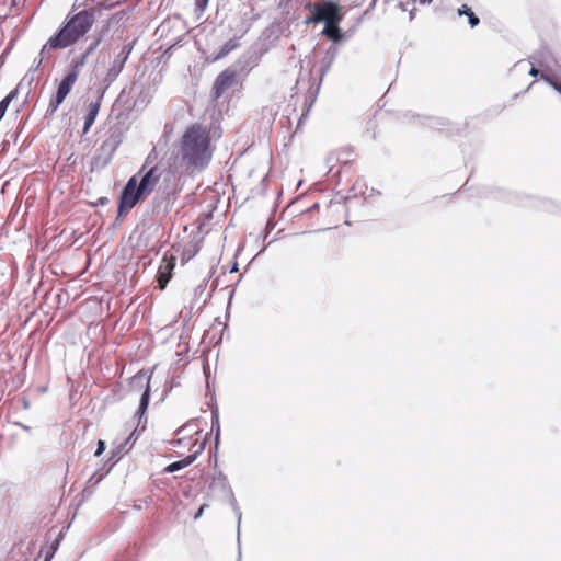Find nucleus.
Here are the masks:
<instances>
[{"instance_id":"10","label":"nucleus","mask_w":561,"mask_h":561,"mask_svg":"<svg viewBox=\"0 0 561 561\" xmlns=\"http://www.w3.org/2000/svg\"><path fill=\"white\" fill-rule=\"evenodd\" d=\"M104 91H105V89L99 94L98 99L94 102H90L87 107L83 134L88 133V130L91 128V126L93 125V123L98 116V113H99L100 106H101V100L103 98Z\"/></svg>"},{"instance_id":"36","label":"nucleus","mask_w":561,"mask_h":561,"mask_svg":"<svg viewBox=\"0 0 561 561\" xmlns=\"http://www.w3.org/2000/svg\"><path fill=\"white\" fill-rule=\"evenodd\" d=\"M399 5H400V8H401L403 11H407V10H408V9H407V7H405V4H404L403 2H400V3H399Z\"/></svg>"},{"instance_id":"30","label":"nucleus","mask_w":561,"mask_h":561,"mask_svg":"<svg viewBox=\"0 0 561 561\" xmlns=\"http://www.w3.org/2000/svg\"><path fill=\"white\" fill-rule=\"evenodd\" d=\"M207 505L206 504H203L198 510L197 512L195 513L194 515V519H198L202 515H203V512L205 510Z\"/></svg>"},{"instance_id":"27","label":"nucleus","mask_w":561,"mask_h":561,"mask_svg":"<svg viewBox=\"0 0 561 561\" xmlns=\"http://www.w3.org/2000/svg\"><path fill=\"white\" fill-rule=\"evenodd\" d=\"M310 12H311V14L305 19L304 23L307 24V25L318 24L319 20L317 19L316 11H310Z\"/></svg>"},{"instance_id":"32","label":"nucleus","mask_w":561,"mask_h":561,"mask_svg":"<svg viewBox=\"0 0 561 561\" xmlns=\"http://www.w3.org/2000/svg\"><path fill=\"white\" fill-rule=\"evenodd\" d=\"M135 431L129 435L128 438H126V440L124 443H122L123 445H127L129 442H133V435H134Z\"/></svg>"},{"instance_id":"15","label":"nucleus","mask_w":561,"mask_h":561,"mask_svg":"<svg viewBox=\"0 0 561 561\" xmlns=\"http://www.w3.org/2000/svg\"><path fill=\"white\" fill-rule=\"evenodd\" d=\"M211 490H219L224 495H231V489L225 476L219 474L213 479L209 486Z\"/></svg>"},{"instance_id":"33","label":"nucleus","mask_w":561,"mask_h":561,"mask_svg":"<svg viewBox=\"0 0 561 561\" xmlns=\"http://www.w3.org/2000/svg\"><path fill=\"white\" fill-rule=\"evenodd\" d=\"M414 11H415V8H413L412 10H410V21H412L414 19Z\"/></svg>"},{"instance_id":"1","label":"nucleus","mask_w":561,"mask_h":561,"mask_svg":"<svg viewBox=\"0 0 561 561\" xmlns=\"http://www.w3.org/2000/svg\"><path fill=\"white\" fill-rule=\"evenodd\" d=\"M113 3L101 2L98 7H91L78 12L71 10L60 24L59 28L53 34L42 47L39 55L42 58L54 49H66L76 45L92 28L95 22V15L102 10L112 9Z\"/></svg>"},{"instance_id":"25","label":"nucleus","mask_w":561,"mask_h":561,"mask_svg":"<svg viewBox=\"0 0 561 561\" xmlns=\"http://www.w3.org/2000/svg\"><path fill=\"white\" fill-rule=\"evenodd\" d=\"M211 431H215V442L218 444L220 426L217 411L213 412Z\"/></svg>"},{"instance_id":"6","label":"nucleus","mask_w":561,"mask_h":561,"mask_svg":"<svg viewBox=\"0 0 561 561\" xmlns=\"http://www.w3.org/2000/svg\"><path fill=\"white\" fill-rule=\"evenodd\" d=\"M238 72L231 68H227L221 71L213 85L211 94L214 100H218L224 96L229 90L234 89L238 85Z\"/></svg>"},{"instance_id":"17","label":"nucleus","mask_w":561,"mask_h":561,"mask_svg":"<svg viewBox=\"0 0 561 561\" xmlns=\"http://www.w3.org/2000/svg\"><path fill=\"white\" fill-rule=\"evenodd\" d=\"M239 46V42L237 38H231L227 41L219 49L217 55L213 58V61H217L224 57H226L229 53L236 49Z\"/></svg>"},{"instance_id":"22","label":"nucleus","mask_w":561,"mask_h":561,"mask_svg":"<svg viewBox=\"0 0 561 561\" xmlns=\"http://www.w3.org/2000/svg\"><path fill=\"white\" fill-rule=\"evenodd\" d=\"M89 55L84 51V54L77 60H73L71 64V69L69 72H76V76L79 77V73L84 66Z\"/></svg>"},{"instance_id":"19","label":"nucleus","mask_w":561,"mask_h":561,"mask_svg":"<svg viewBox=\"0 0 561 561\" xmlns=\"http://www.w3.org/2000/svg\"><path fill=\"white\" fill-rule=\"evenodd\" d=\"M458 14L459 15H467V19H468V22L470 24L471 27H474L479 24L480 20L479 18L472 12V10L466 5V4H462L459 9H458Z\"/></svg>"},{"instance_id":"5","label":"nucleus","mask_w":561,"mask_h":561,"mask_svg":"<svg viewBox=\"0 0 561 561\" xmlns=\"http://www.w3.org/2000/svg\"><path fill=\"white\" fill-rule=\"evenodd\" d=\"M134 49V42L124 45L121 50L115 55L113 61L111 62L110 68L106 71V75L103 79L105 83V90L117 79L119 73L122 72L124 65L129 58Z\"/></svg>"},{"instance_id":"26","label":"nucleus","mask_w":561,"mask_h":561,"mask_svg":"<svg viewBox=\"0 0 561 561\" xmlns=\"http://www.w3.org/2000/svg\"><path fill=\"white\" fill-rule=\"evenodd\" d=\"M125 445L119 444L115 449L112 450V459H119L121 456L125 453Z\"/></svg>"},{"instance_id":"34","label":"nucleus","mask_w":561,"mask_h":561,"mask_svg":"<svg viewBox=\"0 0 561 561\" xmlns=\"http://www.w3.org/2000/svg\"><path fill=\"white\" fill-rule=\"evenodd\" d=\"M234 511H236V513H237V515H238V520L240 522V519H241V513H240L239 508H238L236 505H234Z\"/></svg>"},{"instance_id":"20","label":"nucleus","mask_w":561,"mask_h":561,"mask_svg":"<svg viewBox=\"0 0 561 561\" xmlns=\"http://www.w3.org/2000/svg\"><path fill=\"white\" fill-rule=\"evenodd\" d=\"M18 96V89L12 90L4 99L0 101V121L4 116L10 103Z\"/></svg>"},{"instance_id":"31","label":"nucleus","mask_w":561,"mask_h":561,"mask_svg":"<svg viewBox=\"0 0 561 561\" xmlns=\"http://www.w3.org/2000/svg\"><path fill=\"white\" fill-rule=\"evenodd\" d=\"M334 54H335V53L333 51V54L331 55V57H330V59H329V61H328V64H327L325 68L322 70V76H323V75H324V72L328 70V68L330 67V64H331V62H332V60L334 59Z\"/></svg>"},{"instance_id":"11","label":"nucleus","mask_w":561,"mask_h":561,"mask_svg":"<svg viewBox=\"0 0 561 561\" xmlns=\"http://www.w3.org/2000/svg\"><path fill=\"white\" fill-rule=\"evenodd\" d=\"M134 380L138 381V382L146 381V389L141 394L138 411H137V414L139 415V423H140L141 419L144 417V415L148 409V404H149V400H150V387H149L150 377H146L145 375H138L135 377Z\"/></svg>"},{"instance_id":"21","label":"nucleus","mask_w":561,"mask_h":561,"mask_svg":"<svg viewBox=\"0 0 561 561\" xmlns=\"http://www.w3.org/2000/svg\"><path fill=\"white\" fill-rule=\"evenodd\" d=\"M18 96V89L12 90L4 99L0 101V121L4 116L10 103Z\"/></svg>"},{"instance_id":"12","label":"nucleus","mask_w":561,"mask_h":561,"mask_svg":"<svg viewBox=\"0 0 561 561\" xmlns=\"http://www.w3.org/2000/svg\"><path fill=\"white\" fill-rule=\"evenodd\" d=\"M174 268L173 262H164L161 264L157 272V282L160 289H164L167 284L172 277V270Z\"/></svg>"},{"instance_id":"8","label":"nucleus","mask_w":561,"mask_h":561,"mask_svg":"<svg viewBox=\"0 0 561 561\" xmlns=\"http://www.w3.org/2000/svg\"><path fill=\"white\" fill-rule=\"evenodd\" d=\"M551 59V54L547 48H542L538 51H536L530 57V64L531 68L529 70V75L533 77H537L539 73L543 70H550L549 69V61Z\"/></svg>"},{"instance_id":"14","label":"nucleus","mask_w":561,"mask_h":561,"mask_svg":"<svg viewBox=\"0 0 561 561\" xmlns=\"http://www.w3.org/2000/svg\"><path fill=\"white\" fill-rule=\"evenodd\" d=\"M541 79L545 80L553 90L561 94V75L552 72L551 70H543Z\"/></svg>"},{"instance_id":"2","label":"nucleus","mask_w":561,"mask_h":561,"mask_svg":"<svg viewBox=\"0 0 561 561\" xmlns=\"http://www.w3.org/2000/svg\"><path fill=\"white\" fill-rule=\"evenodd\" d=\"M209 130L201 124H193L183 134L179 159L187 170L204 169L213 157Z\"/></svg>"},{"instance_id":"29","label":"nucleus","mask_w":561,"mask_h":561,"mask_svg":"<svg viewBox=\"0 0 561 561\" xmlns=\"http://www.w3.org/2000/svg\"><path fill=\"white\" fill-rule=\"evenodd\" d=\"M104 449H105V443L103 440H99L98 448L94 453V456H96V457L100 456L104 451Z\"/></svg>"},{"instance_id":"16","label":"nucleus","mask_w":561,"mask_h":561,"mask_svg":"<svg viewBox=\"0 0 561 561\" xmlns=\"http://www.w3.org/2000/svg\"><path fill=\"white\" fill-rule=\"evenodd\" d=\"M322 35L327 36L334 43L340 42L342 39V34H341V28L339 27V23H332L329 25H324Z\"/></svg>"},{"instance_id":"3","label":"nucleus","mask_w":561,"mask_h":561,"mask_svg":"<svg viewBox=\"0 0 561 561\" xmlns=\"http://www.w3.org/2000/svg\"><path fill=\"white\" fill-rule=\"evenodd\" d=\"M141 175L138 183L137 175H133L126 183L118 204V214L123 215L136 206V204L150 195L161 178V171L158 167H151L146 170V165L138 172Z\"/></svg>"},{"instance_id":"35","label":"nucleus","mask_w":561,"mask_h":561,"mask_svg":"<svg viewBox=\"0 0 561 561\" xmlns=\"http://www.w3.org/2000/svg\"><path fill=\"white\" fill-rule=\"evenodd\" d=\"M412 1L415 2L416 0H412ZM433 0H419V2L422 3V4L430 3Z\"/></svg>"},{"instance_id":"7","label":"nucleus","mask_w":561,"mask_h":561,"mask_svg":"<svg viewBox=\"0 0 561 561\" xmlns=\"http://www.w3.org/2000/svg\"><path fill=\"white\" fill-rule=\"evenodd\" d=\"M77 80L78 77L76 76V72L67 73L59 83L55 96L50 100L47 106L46 116L53 115L57 111L58 106L65 101Z\"/></svg>"},{"instance_id":"4","label":"nucleus","mask_w":561,"mask_h":561,"mask_svg":"<svg viewBox=\"0 0 561 561\" xmlns=\"http://www.w3.org/2000/svg\"><path fill=\"white\" fill-rule=\"evenodd\" d=\"M307 9L310 11H316L319 23H324V25L340 23L344 18L343 13H341V8L337 2L332 0L314 4L309 3Z\"/></svg>"},{"instance_id":"28","label":"nucleus","mask_w":561,"mask_h":561,"mask_svg":"<svg viewBox=\"0 0 561 561\" xmlns=\"http://www.w3.org/2000/svg\"><path fill=\"white\" fill-rule=\"evenodd\" d=\"M209 0H195L196 10L204 12L208 5Z\"/></svg>"},{"instance_id":"9","label":"nucleus","mask_w":561,"mask_h":561,"mask_svg":"<svg viewBox=\"0 0 561 561\" xmlns=\"http://www.w3.org/2000/svg\"><path fill=\"white\" fill-rule=\"evenodd\" d=\"M209 277L210 276L203 277L202 280L193 289V298L190 305L191 310L202 309V307L207 302L208 298L211 296L210 293H206Z\"/></svg>"},{"instance_id":"13","label":"nucleus","mask_w":561,"mask_h":561,"mask_svg":"<svg viewBox=\"0 0 561 561\" xmlns=\"http://www.w3.org/2000/svg\"><path fill=\"white\" fill-rule=\"evenodd\" d=\"M196 457H197V453L187 455L182 460L174 461V462L170 463L169 466H167L164 468L163 472L173 473L175 471L182 470V469L188 467L190 465H192L195 461Z\"/></svg>"},{"instance_id":"38","label":"nucleus","mask_w":561,"mask_h":561,"mask_svg":"<svg viewBox=\"0 0 561 561\" xmlns=\"http://www.w3.org/2000/svg\"><path fill=\"white\" fill-rule=\"evenodd\" d=\"M377 0H373L371 7H375Z\"/></svg>"},{"instance_id":"37","label":"nucleus","mask_w":561,"mask_h":561,"mask_svg":"<svg viewBox=\"0 0 561 561\" xmlns=\"http://www.w3.org/2000/svg\"><path fill=\"white\" fill-rule=\"evenodd\" d=\"M187 426H188V425H184V426H182V427L179 430V432H178V433H181V432H182V431H184Z\"/></svg>"},{"instance_id":"24","label":"nucleus","mask_w":561,"mask_h":561,"mask_svg":"<svg viewBox=\"0 0 561 561\" xmlns=\"http://www.w3.org/2000/svg\"><path fill=\"white\" fill-rule=\"evenodd\" d=\"M108 30V25L102 31V33L96 36L92 43L88 46V48L85 49V53L87 55H92L94 53V50L98 48V46L101 44L102 39H103V34Z\"/></svg>"},{"instance_id":"18","label":"nucleus","mask_w":561,"mask_h":561,"mask_svg":"<svg viewBox=\"0 0 561 561\" xmlns=\"http://www.w3.org/2000/svg\"><path fill=\"white\" fill-rule=\"evenodd\" d=\"M117 145H118V142L115 139H107L102 144L100 150L102 152H106V158L103 161V165L108 163V161L111 160L113 153L115 152V150L117 148Z\"/></svg>"},{"instance_id":"23","label":"nucleus","mask_w":561,"mask_h":561,"mask_svg":"<svg viewBox=\"0 0 561 561\" xmlns=\"http://www.w3.org/2000/svg\"><path fill=\"white\" fill-rule=\"evenodd\" d=\"M431 125L439 130H447L448 134H454V129L449 128V122L443 118L431 119Z\"/></svg>"}]
</instances>
